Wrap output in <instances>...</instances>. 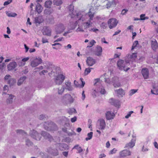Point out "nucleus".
<instances>
[{
  "label": "nucleus",
  "mask_w": 158,
  "mask_h": 158,
  "mask_svg": "<svg viewBox=\"0 0 158 158\" xmlns=\"http://www.w3.org/2000/svg\"><path fill=\"white\" fill-rule=\"evenodd\" d=\"M116 92L118 95H121L123 96L124 94V92L122 89H120L115 90Z\"/></svg>",
  "instance_id": "obj_37"
},
{
  "label": "nucleus",
  "mask_w": 158,
  "mask_h": 158,
  "mask_svg": "<svg viewBox=\"0 0 158 158\" xmlns=\"http://www.w3.org/2000/svg\"><path fill=\"white\" fill-rule=\"evenodd\" d=\"M87 64L89 66H92L96 63L95 60L92 57H89L87 58L86 61Z\"/></svg>",
  "instance_id": "obj_16"
},
{
  "label": "nucleus",
  "mask_w": 158,
  "mask_h": 158,
  "mask_svg": "<svg viewBox=\"0 0 158 158\" xmlns=\"http://www.w3.org/2000/svg\"><path fill=\"white\" fill-rule=\"evenodd\" d=\"M117 151V150H116L115 148H114L112 150H111L109 153L110 154H112L114 153H115L116 151Z\"/></svg>",
  "instance_id": "obj_61"
},
{
  "label": "nucleus",
  "mask_w": 158,
  "mask_h": 158,
  "mask_svg": "<svg viewBox=\"0 0 158 158\" xmlns=\"http://www.w3.org/2000/svg\"><path fill=\"white\" fill-rule=\"evenodd\" d=\"M34 21L35 23H40L41 22V19L38 17H36L35 18Z\"/></svg>",
  "instance_id": "obj_47"
},
{
  "label": "nucleus",
  "mask_w": 158,
  "mask_h": 158,
  "mask_svg": "<svg viewBox=\"0 0 158 158\" xmlns=\"http://www.w3.org/2000/svg\"><path fill=\"white\" fill-rule=\"evenodd\" d=\"M14 96L11 94H9V97L6 100L7 103H11L13 100V98L14 97Z\"/></svg>",
  "instance_id": "obj_31"
},
{
  "label": "nucleus",
  "mask_w": 158,
  "mask_h": 158,
  "mask_svg": "<svg viewBox=\"0 0 158 158\" xmlns=\"http://www.w3.org/2000/svg\"><path fill=\"white\" fill-rule=\"evenodd\" d=\"M118 21L115 18H111L109 20L108 23L109 27L110 29L115 27L117 25Z\"/></svg>",
  "instance_id": "obj_5"
},
{
  "label": "nucleus",
  "mask_w": 158,
  "mask_h": 158,
  "mask_svg": "<svg viewBox=\"0 0 158 158\" xmlns=\"http://www.w3.org/2000/svg\"><path fill=\"white\" fill-rule=\"evenodd\" d=\"M52 4V1L50 0H47L44 3V6L47 8H50Z\"/></svg>",
  "instance_id": "obj_28"
},
{
  "label": "nucleus",
  "mask_w": 158,
  "mask_h": 158,
  "mask_svg": "<svg viewBox=\"0 0 158 158\" xmlns=\"http://www.w3.org/2000/svg\"><path fill=\"white\" fill-rule=\"evenodd\" d=\"M16 132L17 133H19V134H26V133L25 132L21 130H18L16 131Z\"/></svg>",
  "instance_id": "obj_58"
},
{
  "label": "nucleus",
  "mask_w": 158,
  "mask_h": 158,
  "mask_svg": "<svg viewBox=\"0 0 158 158\" xmlns=\"http://www.w3.org/2000/svg\"><path fill=\"white\" fill-rule=\"evenodd\" d=\"M43 34L44 35L50 36L51 35V31L48 27H46L44 29Z\"/></svg>",
  "instance_id": "obj_24"
},
{
  "label": "nucleus",
  "mask_w": 158,
  "mask_h": 158,
  "mask_svg": "<svg viewBox=\"0 0 158 158\" xmlns=\"http://www.w3.org/2000/svg\"><path fill=\"white\" fill-rule=\"evenodd\" d=\"M17 64L16 62H13L10 63L8 65L7 68L9 70H13L16 67Z\"/></svg>",
  "instance_id": "obj_21"
},
{
  "label": "nucleus",
  "mask_w": 158,
  "mask_h": 158,
  "mask_svg": "<svg viewBox=\"0 0 158 158\" xmlns=\"http://www.w3.org/2000/svg\"><path fill=\"white\" fill-rule=\"evenodd\" d=\"M91 21L88 20L85 23V27L87 28H89L90 26H91L92 23L91 22Z\"/></svg>",
  "instance_id": "obj_44"
},
{
  "label": "nucleus",
  "mask_w": 158,
  "mask_h": 158,
  "mask_svg": "<svg viewBox=\"0 0 158 158\" xmlns=\"http://www.w3.org/2000/svg\"><path fill=\"white\" fill-rule=\"evenodd\" d=\"M94 14V13L91 12L90 11H89L87 14L86 15L89 18V19L88 20L91 21L93 20Z\"/></svg>",
  "instance_id": "obj_34"
},
{
  "label": "nucleus",
  "mask_w": 158,
  "mask_h": 158,
  "mask_svg": "<svg viewBox=\"0 0 158 158\" xmlns=\"http://www.w3.org/2000/svg\"><path fill=\"white\" fill-rule=\"evenodd\" d=\"M62 119L66 123H65V125L66 126H67L68 125H69V124L68 123H67L69 121V120L68 118H66L65 117H63Z\"/></svg>",
  "instance_id": "obj_48"
},
{
  "label": "nucleus",
  "mask_w": 158,
  "mask_h": 158,
  "mask_svg": "<svg viewBox=\"0 0 158 158\" xmlns=\"http://www.w3.org/2000/svg\"><path fill=\"white\" fill-rule=\"evenodd\" d=\"M44 129L49 131H54L58 130L56 125L52 122H45L44 125Z\"/></svg>",
  "instance_id": "obj_1"
},
{
  "label": "nucleus",
  "mask_w": 158,
  "mask_h": 158,
  "mask_svg": "<svg viewBox=\"0 0 158 158\" xmlns=\"http://www.w3.org/2000/svg\"><path fill=\"white\" fill-rule=\"evenodd\" d=\"M100 81V78H97L95 79L94 80V85H97V83H99V81Z\"/></svg>",
  "instance_id": "obj_55"
},
{
  "label": "nucleus",
  "mask_w": 158,
  "mask_h": 158,
  "mask_svg": "<svg viewBox=\"0 0 158 158\" xmlns=\"http://www.w3.org/2000/svg\"><path fill=\"white\" fill-rule=\"evenodd\" d=\"M73 6L72 5H70L69 7V9L70 12H71V14L72 17H74L76 15L77 17L79 16V13H75L73 11Z\"/></svg>",
  "instance_id": "obj_20"
},
{
  "label": "nucleus",
  "mask_w": 158,
  "mask_h": 158,
  "mask_svg": "<svg viewBox=\"0 0 158 158\" xmlns=\"http://www.w3.org/2000/svg\"><path fill=\"white\" fill-rule=\"evenodd\" d=\"M142 75L145 79H148L149 77V73L148 69L147 68L143 69L141 71Z\"/></svg>",
  "instance_id": "obj_18"
},
{
  "label": "nucleus",
  "mask_w": 158,
  "mask_h": 158,
  "mask_svg": "<svg viewBox=\"0 0 158 158\" xmlns=\"http://www.w3.org/2000/svg\"><path fill=\"white\" fill-rule=\"evenodd\" d=\"M11 78V77L10 75H8L5 76L4 79L7 82L8 80H9Z\"/></svg>",
  "instance_id": "obj_54"
},
{
  "label": "nucleus",
  "mask_w": 158,
  "mask_h": 158,
  "mask_svg": "<svg viewBox=\"0 0 158 158\" xmlns=\"http://www.w3.org/2000/svg\"><path fill=\"white\" fill-rule=\"evenodd\" d=\"M54 10L53 9H45L44 10V13L47 15H50L53 13Z\"/></svg>",
  "instance_id": "obj_32"
},
{
  "label": "nucleus",
  "mask_w": 158,
  "mask_h": 158,
  "mask_svg": "<svg viewBox=\"0 0 158 158\" xmlns=\"http://www.w3.org/2000/svg\"><path fill=\"white\" fill-rule=\"evenodd\" d=\"M151 92L152 94L158 95V87L153 85L152 89H151Z\"/></svg>",
  "instance_id": "obj_30"
},
{
  "label": "nucleus",
  "mask_w": 158,
  "mask_h": 158,
  "mask_svg": "<svg viewBox=\"0 0 158 158\" xmlns=\"http://www.w3.org/2000/svg\"><path fill=\"white\" fill-rule=\"evenodd\" d=\"M136 57V53H132L131 54L129 55L125 59V62L126 65H128L130 62H133L135 61Z\"/></svg>",
  "instance_id": "obj_4"
},
{
  "label": "nucleus",
  "mask_w": 158,
  "mask_h": 158,
  "mask_svg": "<svg viewBox=\"0 0 158 158\" xmlns=\"http://www.w3.org/2000/svg\"><path fill=\"white\" fill-rule=\"evenodd\" d=\"M26 144L28 147H30L32 146L33 144L32 142L29 139H27L25 141Z\"/></svg>",
  "instance_id": "obj_40"
},
{
  "label": "nucleus",
  "mask_w": 158,
  "mask_h": 158,
  "mask_svg": "<svg viewBox=\"0 0 158 158\" xmlns=\"http://www.w3.org/2000/svg\"><path fill=\"white\" fill-rule=\"evenodd\" d=\"M106 118L107 120H110L113 119L114 116V114L113 113H111L110 111H108L106 114Z\"/></svg>",
  "instance_id": "obj_22"
},
{
  "label": "nucleus",
  "mask_w": 158,
  "mask_h": 158,
  "mask_svg": "<svg viewBox=\"0 0 158 158\" xmlns=\"http://www.w3.org/2000/svg\"><path fill=\"white\" fill-rule=\"evenodd\" d=\"M12 0H8V1H6L4 3V6H6L8 4H9L10 2H11L12 1Z\"/></svg>",
  "instance_id": "obj_60"
},
{
  "label": "nucleus",
  "mask_w": 158,
  "mask_h": 158,
  "mask_svg": "<svg viewBox=\"0 0 158 158\" xmlns=\"http://www.w3.org/2000/svg\"><path fill=\"white\" fill-rule=\"evenodd\" d=\"M109 102L111 105L118 108H119L120 106L119 101L118 100L111 98L109 99Z\"/></svg>",
  "instance_id": "obj_14"
},
{
  "label": "nucleus",
  "mask_w": 158,
  "mask_h": 158,
  "mask_svg": "<svg viewBox=\"0 0 158 158\" xmlns=\"http://www.w3.org/2000/svg\"><path fill=\"white\" fill-rule=\"evenodd\" d=\"M93 133L92 132H90L88 133L87 134L88 137H87L85 138V140L86 141H88L89 140H90L92 139V137Z\"/></svg>",
  "instance_id": "obj_42"
},
{
  "label": "nucleus",
  "mask_w": 158,
  "mask_h": 158,
  "mask_svg": "<svg viewBox=\"0 0 158 158\" xmlns=\"http://www.w3.org/2000/svg\"><path fill=\"white\" fill-rule=\"evenodd\" d=\"M128 11L126 9H123L122 10V12H121V14L122 15H125L126 13Z\"/></svg>",
  "instance_id": "obj_62"
},
{
  "label": "nucleus",
  "mask_w": 158,
  "mask_h": 158,
  "mask_svg": "<svg viewBox=\"0 0 158 158\" xmlns=\"http://www.w3.org/2000/svg\"><path fill=\"white\" fill-rule=\"evenodd\" d=\"M68 112L70 114H72L73 113H75L76 112V110L74 108L70 109L68 111Z\"/></svg>",
  "instance_id": "obj_49"
},
{
  "label": "nucleus",
  "mask_w": 158,
  "mask_h": 158,
  "mask_svg": "<svg viewBox=\"0 0 158 158\" xmlns=\"http://www.w3.org/2000/svg\"><path fill=\"white\" fill-rule=\"evenodd\" d=\"M102 48L100 46H98L95 52V55L99 56L102 55Z\"/></svg>",
  "instance_id": "obj_23"
},
{
  "label": "nucleus",
  "mask_w": 158,
  "mask_h": 158,
  "mask_svg": "<svg viewBox=\"0 0 158 158\" xmlns=\"http://www.w3.org/2000/svg\"><path fill=\"white\" fill-rule=\"evenodd\" d=\"M65 78V76L63 75L59 74L56 77L55 82L56 84L60 85L62 83Z\"/></svg>",
  "instance_id": "obj_10"
},
{
  "label": "nucleus",
  "mask_w": 158,
  "mask_h": 158,
  "mask_svg": "<svg viewBox=\"0 0 158 158\" xmlns=\"http://www.w3.org/2000/svg\"><path fill=\"white\" fill-rule=\"evenodd\" d=\"M99 90L100 93L102 94H104L106 93V91L105 89L102 86H100V89Z\"/></svg>",
  "instance_id": "obj_46"
},
{
  "label": "nucleus",
  "mask_w": 158,
  "mask_h": 158,
  "mask_svg": "<svg viewBox=\"0 0 158 158\" xmlns=\"http://www.w3.org/2000/svg\"><path fill=\"white\" fill-rule=\"evenodd\" d=\"M101 27L103 29H105L107 27V24L105 23H102L101 25Z\"/></svg>",
  "instance_id": "obj_57"
},
{
  "label": "nucleus",
  "mask_w": 158,
  "mask_h": 158,
  "mask_svg": "<svg viewBox=\"0 0 158 158\" xmlns=\"http://www.w3.org/2000/svg\"><path fill=\"white\" fill-rule=\"evenodd\" d=\"M27 78V77L26 76H24L21 77L18 80L17 83V85L19 86H20L24 82V81Z\"/></svg>",
  "instance_id": "obj_29"
},
{
  "label": "nucleus",
  "mask_w": 158,
  "mask_h": 158,
  "mask_svg": "<svg viewBox=\"0 0 158 158\" xmlns=\"http://www.w3.org/2000/svg\"><path fill=\"white\" fill-rule=\"evenodd\" d=\"M66 88L65 89L69 91H71L73 90V88L71 85V83L70 82L68 81L65 82Z\"/></svg>",
  "instance_id": "obj_27"
},
{
  "label": "nucleus",
  "mask_w": 158,
  "mask_h": 158,
  "mask_svg": "<svg viewBox=\"0 0 158 158\" xmlns=\"http://www.w3.org/2000/svg\"><path fill=\"white\" fill-rule=\"evenodd\" d=\"M93 69L92 68H88L85 69L84 72V74L85 75H87L91 72V70Z\"/></svg>",
  "instance_id": "obj_41"
},
{
  "label": "nucleus",
  "mask_w": 158,
  "mask_h": 158,
  "mask_svg": "<svg viewBox=\"0 0 158 158\" xmlns=\"http://www.w3.org/2000/svg\"><path fill=\"white\" fill-rule=\"evenodd\" d=\"M6 14L8 16L11 17H15L17 15V14L16 13L13 12H6Z\"/></svg>",
  "instance_id": "obj_43"
},
{
  "label": "nucleus",
  "mask_w": 158,
  "mask_h": 158,
  "mask_svg": "<svg viewBox=\"0 0 158 158\" xmlns=\"http://www.w3.org/2000/svg\"><path fill=\"white\" fill-rule=\"evenodd\" d=\"M42 41L43 44L48 42V39L44 38H42Z\"/></svg>",
  "instance_id": "obj_59"
},
{
  "label": "nucleus",
  "mask_w": 158,
  "mask_h": 158,
  "mask_svg": "<svg viewBox=\"0 0 158 158\" xmlns=\"http://www.w3.org/2000/svg\"><path fill=\"white\" fill-rule=\"evenodd\" d=\"M131 155V152L130 151L127 150H123L119 152V155L121 157L130 156Z\"/></svg>",
  "instance_id": "obj_17"
},
{
  "label": "nucleus",
  "mask_w": 158,
  "mask_h": 158,
  "mask_svg": "<svg viewBox=\"0 0 158 158\" xmlns=\"http://www.w3.org/2000/svg\"><path fill=\"white\" fill-rule=\"evenodd\" d=\"M42 60L41 58L35 57L31 63V65L32 67H35L42 63Z\"/></svg>",
  "instance_id": "obj_7"
},
{
  "label": "nucleus",
  "mask_w": 158,
  "mask_h": 158,
  "mask_svg": "<svg viewBox=\"0 0 158 158\" xmlns=\"http://www.w3.org/2000/svg\"><path fill=\"white\" fill-rule=\"evenodd\" d=\"M58 147L59 149L61 151H63V149L65 150H68L69 149L68 146L65 143H57L56 144Z\"/></svg>",
  "instance_id": "obj_15"
},
{
  "label": "nucleus",
  "mask_w": 158,
  "mask_h": 158,
  "mask_svg": "<svg viewBox=\"0 0 158 158\" xmlns=\"http://www.w3.org/2000/svg\"><path fill=\"white\" fill-rule=\"evenodd\" d=\"M16 82V80L14 78H12V77L8 80L7 82V83L10 86L13 85Z\"/></svg>",
  "instance_id": "obj_35"
},
{
  "label": "nucleus",
  "mask_w": 158,
  "mask_h": 158,
  "mask_svg": "<svg viewBox=\"0 0 158 158\" xmlns=\"http://www.w3.org/2000/svg\"><path fill=\"white\" fill-rule=\"evenodd\" d=\"M98 122L99 123L100 127L99 129L100 130H103L106 127V123L105 120L103 119H100L98 120Z\"/></svg>",
  "instance_id": "obj_19"
},
{
  "label": "nucleus",
  "mask_w": 158,
  "mask_h": 158,
  "mask_svg": "<svg viewBox=\"0 0 158 158\" xmlns=\"http://www.w3.org/2000/svg\"><path fill=\"white\" fill-rule=\"evenodd\" d=\"M133 139L131 140V142L126 144L125 148H133L135 145L136 138L135 136L132 135Z\"/></svg>",
  "instance_id": "obj_12"
},
{
  "label": "nucleus",
  "mask_w": 158,
  "mask_h": 158,
  "mask_svg": "<svg viewBox=\"0 0 158 158\" xmlns=\"http://www.w3.org/2000/svg\"><path fill=\"white\" fill-rule=\"evenodd\" d=\"M43 9V7L39 3H37L36 6L35 10L38 14L40 13Z\"/></svg>",
  "instance_id": "obj_25"
},
{
  "label": "nucleus",
  "mask_w": 158,
  "mask_h": 158,
  "mask_svg": "<svg viewBox=\"0 0 158 158\" xmlns=\"http://www.w3.org/2000/svg\"><path fill=\"white\" fill-rule=\"evenodd\" d=\"M112 82L114 87H119L121 85L119 81L118 78L117 77H114L112 79Z\"/></svg>",
  "instance_id": "obj_13"
},
{
  "label": "nucleus",
  "mask_w": 158,
  "mask_h": 158,
  "mask_svg": "<svg viewBox=\"0 0 158 158\" xmlns=\"http://www.w3.org/2000/svg\"><path fill=\"white\" fill-rule=\"evenodd\" d=\"M133 113V111H130L125 116V118H128L130 117L131 116V114Z\"/></svg>",
  "instance_id": "obj_56"
},
{
  "label": "nucleus",
  "mask_w": 158,
  "mask_h": 158,
  "mask_svg": "<svg viewBox=\"0 0 158 158\" xmlns=\"http://www.w3.org/2000/svg\"><path fill=\"white\" fill-rule=\"evenodd\" d=\"M145 14H142L140 15V20H145L148 19V17H145Z\"/></svg>",
  "instance_id": "obj_45"
},
{
  "label": "nucleus",
  "mask_w": 158,
  "mask_h": 158,
  "mask_svg": "<svg viewBox=\"0 0 158 158\" xmlns=\"http://www.w3.org/2000/svg\"><path fill=\"white\" fill-rule=\"evenodd\" d=\"M24 46L25 48V52H27L28 51V50L29 49V48L27 46V45L26 44H24Z\"/></svg>",
  "instance_id": "obj_64"
},
{
  "label": "nucleus",
  "mask_w": 158,
  "mask_h": 158,
  "mask_svg": "<svg viewBox=\"0 0 158 158\" xmlns=\"http://www.w3.org/2000/svg\"><path fill=\"white\" fill-rule=\"evenodd\" d=\"M117 65L119 69L123 70L125 71H127L130 69L129 68L125 69L126 66L125 65L124 61L123 60H120L118 61Z\"/></svg>",
  "instance_id": "obj_8"
},
{
  "label": "nucleus",
  "mask_w": 158,
  "mask_h": 158,
  "mask_svg": "<svg viewBox=\"0 0 158 158\" xmlns=\"http://www.w3.org/2000/svg\"><path fill=\"white\" fill-rule=\"evenodd\" d=\"M116 4V3L114 0H113L112 2H109L107 4V7L108 8L111 7L112 6H114Z\"/></svg>",
  "instance_id": "obj_36"
},
{
  "label": "nucleus",
  "mask_w": 158,
  "mask_h": 158,
  "mask_svg": "<svg viewBox=\"0 0 158 158\" xmlns=\"http://www.w3.org/2000/svg\"><path fill=\"white\" fill-rule=\"evenodd\" d=\"M29 57H27L23 58L22 60V62L21 63H18V64L19 66H24L25 64V62L27 61L29 59Z\"/></svg>",
  "instance_id": "obj_33"
},
{
  "label": "nucleus",
  "mask_w": 158,
  "mask_h": 158,
  "mask_svg": "<svg viewBox=\"0 0 158 158\" xmlns=\"http://www.w3.org/2000/svg\"><path fill=\"white\" fill-rule=\"evenodd\" d=\"M47 152L49 154L53 156H57L59 155V152L57 149L54 147V146L48 148Z\"/></svg>",
  "instance_id": "obj_3"
},
{
  "label": "nucleus",
  "mask_w": 158,
  "mask_h": 158,
  "mask_svg": "<svg viewBox=\"0 0 158 158\" xmlns=\"http://www.w3.org/2000/svg\"><path fill=\"white\" fill-rule=\"evenodd\" d=\"M77 117L76 116L74 117L73 118H71V121L72 123L74 122L77 120Z\"/></svg>",
  "instance_id": "obj_63"
},
{
  "label": "nucleus",
  "mask_w": 158,
  "mask_h": 158,
  "mask_svg": "<svg viewBox=\"0 0 158 158\" xmlns=\"http://www.w3.org/2000/svg\"><path fill=\"white\" fill-rule=\"evenodd\" d=\"M151 46L152 49L156 51L158 47V44L156 40L152 41L151 43Z\"/></svg>",
  "instance_id": "obj_26"
},
{
  "label": "nucleus",
  "mask_w": 158,
  "mask_h": 158,
  "mask_svg": "<svg viewBox=\"0 0 158 158\" xmlns=\"http://www.w3.org/2000/svg\"><path fill=\"white\" fill-rule=\"evenodd\" d=\"M54 5L59 6L62 4V2L61 0H53Z\"/></svg>",
  "instance_id": "obj_38"
},
{
  "label": "nucleus",
  "mask_w": 158,
  "mask_h": 158,
  "mask_svg": "<svg viewBox=\"0 0 158 158\" xmlns=\"http://www.w3.org/2000/svg\"><path fill=\"white\" fill-rule=\"evenodd\" d=\"M61 100L64 102H68L70 103H73L74 99L69 94H64L61 98Z\"/></svg>",
  "instance_id": "obj_2"
},
{
  "label": "nucleus",
  "mask_w": 158,
  "mask_h": 158,
  "mask_svg": "<svg viewBox=\"0 0 158 158\" xmlns=\"http://www.w3.org/2000/svg\"><path fill=\"white\" fill-rule=\"evenodd\" d=\"M137 91V89H132L130 91L129 95L131 96L135 93Z\"/></svg>",
  "instance_id": "obj_52"
},
{
  "label": "nucleus",
  "mask_w": 158,
  "mask_h": 158,
  "mask_svg": "<svg viewBox=\"0 0 158 158\" xmlns=\"http://www.w3.org/2000/svg\"><path fill=\"white\" fill-rule=\"evenodd\" d=\"M138 44V41H135L133 43V46L132 47L131 49H134L136 47L137 45Z\"/></svg>",
  "instance_id": "obj_50"
},
{
  "label": "nucleus",
  "mask_w": 158,
  "mask_h": 158,
  "mask_svg": "<svg viewBox=\"0 0 158 158\" xmlns=\"http://www.w3.org/2000/svg\"><path fill=\"white\" fill-rule=\"evenodd\" d=\"M30 134L31 137L33 139L38 141L40 140L41 138L40 135L35 130H33L31 131Z\"/></svg>",
  "instance_id": "obj_6"
},
{
  "label": "nucleus",
  "mask_w": 158,
  "mask_h": 158,
  "mask_svg": "<svg viewBox=\"0 0 158 158\" xmlns=\"http://www.w3.org/2000/svg\"><path fill=\"white\" fill-rule=\"evenodd\" d=\"M41 135L45 139H48L50 142H51L53 140L52 136L49 133L46 131H42L41 132Z\"/></svg>",
  "instance_id": "obj_9"
},
{
  "label": "nucleus",
  "mask_w": 158,
  "mask_h": 158,
  "mask_svg": "<svg viewBox=\"0 0 158 158\" xmlns=\"http://www.w3.org/2000/svg\"><path fill=\"white\" fill-rule=\"evenodd\" d=\"M96 43V42L94 40H92L90 42H89V44L90 46H87L88 47H92L95 43Z\"/></svg>",
  "instance_id": "obj_53"
},
{
  "label": "nucleus",
  "mask_w": 158,
  "mask_h": 158,
  "mask_svg": "<svg viewBox=\"0 0 158 158\" xmlns=\"http://www.w3.org/2000/svg\"><path fill=\"white\" fill-rule=\"evenodd\" d=\"M105 82L109 84H110L112 83V81H111L109 78H105Z\"/></svg>",
  "instance_id": "obj_51"
},
{
  "label": "nucleus",
  "mask_w": 158,
  "mask_h": 158,
  "mask_svg": "<svg viewBox=\"0 0 158 158\" xmlns=\"http://www.w3.org/2000/svg\"><path fill=\"white\" fill-rule=\"evenodd\" d=\"M65 89V88L64 86H62V87L60 89L58 88V93L59 94H62L64 92V89Z\"/></svg>",
  "instance_id": "obj_39"
},
{
  "label": "nucleus",
  "mask_w": 158,
  "mask_h": 158,
  "mask_svg": "<svg viewBox=\"0 0 158 158\" xmlns=\"http://www.w3.org/2000/svg\"><path fill=\"white\" fill-rule=\"evenodd\" d=\"M65 27L62 24H59L56 25V31L58 34H60L65 29Z\"/></svg>",
  "instance_id": "obj_11"
}]
</instances>
